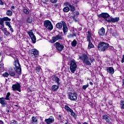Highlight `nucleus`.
Masks as SVG:
<instances>
[{"label": "nucleus", "instance_id": "obj_1", "mask_svg": "<svg viewBox=\"0 0 124 124\" xmlns=\"http://www.w3.org/2000/svg\"><path fill=\"white\" fill-rule=\"evenodd\" d=\"M109 48V44L104 42H100L98 45V50L100 52H105Z\"/></svg>", "mask_w": 124, "mask_h": 124}, {"label": "nucleus", "instance_id": "obj_2", "mask_svg": "<svg viewBox=\"0 0 124 124\" xmlns=\"http://www.w3.org/2000/svg\"><path fill=\"white\" fill-rule=\"evenodd\" d=\"M16 78H19V76H21L22 74V68L18 59L16 60Z\"/></svg>", "mask_w": 124, "mask_h": 124}, {"label": "nucleus", "instance_id": "obj_3", "mask_svg": "<svg viewBox=\"0 0 124 124\" xmlns=\"http://www.w3.org/2000/svg\"><path fill=\"white\" fill-rule=\"evenodd\" d=\"M79 59L83 61L84 64H86V65H92V63H91V62L89 61V57L87 55L83 54L79 56Z\"/></svg>", "mask_w": 124, "mask_h": 124}, {"label": "nucleus", "instance_id": "obj_4", "mask_svg": "<svg viewBox=\"0 0 124 124\" xmlns=\"http://www.w3.org/2000/svg\"><path fill=\"white\" fill-rule=\"evenodd\" d=\"M76 68H77V64L74 60L70 61V69L72 73H75L76 71Z\"/></svg>", "mask_w": 124, "mask_h": 124}, {"label": "nucleus", "instance_id": "obj_5", "mask_svg": "<svg viewBox=\"0 0 124 124\" xmlns=\"http://www.w3.org/2000/svg\"><path fill=\"white\" fill-rule=\"evenodd\" d=\"M99 18H103L106 22H108L110 19V15L107 13H102L98 15Z\"/></svg>", "mask_w": 124, "mask_h": 124}, {"label": "nucleus", "instance_id": "obj_6", "mask_svg": "<svg viewBox=\"0 0 124 124\" xmlns=\"http://www.w3.org/2000/svg\"><path fill=\"white\" fill-rule=\"evenodd\" d=\"M44 25L47 30H49L50 31H52V30H53V25H52L51 21L49 20H46L44 22Z\"/></svg>", "mask_w": 124, "mask_h": 124}, {"label": "nucleus", "instance_id": "obj_7", "mask_svg": "<svg viewBox=\"0 0 124 124\" xmlns=\"http://www.w3.org/2000/svg\"><path fill=\"white\" fill-rule=\"evenodd\" d=\"M54 46L55 47H56L57 50L59 51V52H62L64 48V46L62 44H61L60 43L58 42L54 44Z\"/></svg>", "mask_w": 124, "mask_h": 124}, {"label": "nucleus", "instance_id": "obj_8", "mask_svg": "<svg viewBox=\"0 0 124 124\" xmlns=\"http://www.w3.org/2000/svg\"><path fill=\"white\" fill-rule=\"evenodd\" d=\"M62 39V34H61L60 32L56 36L52 37V41L53 43L56 42V41H57V40H60Z\"/></svg>", "mask_w": 124, "mask_h": 124}, {"label": "nucleus", "instance_id": "obj_9", "mask_svg": "<svg viewBox=\"0 0 124 124\" xmlns=\"http://www.w3.org/2000/svg\"><path fill=\"white\" fill-rule=\"evenodd\" d=\"M69 98L71 100H73V101H75L77 100V93H70L68 94Z\"/></svg>", "mask_w": 124, "mask_h": 124}, {"label": "nucleus", "instance_id": "obj_10", "mask_svg": "<svg viewBox=\"0 0 124 124\" xmlns=\"http://www.w3.org/2000/svg\"><path fill=\"white\" fill-rule=\"evenodd\" d=\"M64 108L65 110H67V112H70L71 113L70 115L72 116L73 118H76V115L75 114L74 111H73V110L71 109V108H69L68 106L65 105L64 106Z\"/></svg>", "mask_w": 124, "mask_h": 124}, {"label": "nucleus", "instance_id": "obj_11", "mask_svg": "<svg viewBox=\"0 0 124 124\" xmlns=\"http://www.w3.org/2000/svg\"><path fill=\"white\" fill-rule=\"evenodd\" d=\"M27 33H28L30 37H31L32 43H35L36 42V38L34 34H33V33L31 31L28 32Z\"/></svg>", "mask_w": 124, "mask_h": 124}, {"label": "nucleus", "instance_id": "obj_12", "mask_svg": "<svg viewBox=\"0 0 124 124\" xmlns=\"http://www.w3.org/2000/svg\"><path fill=\"white\" fill-rule=\"evenodd\" d=\"M120 20V17H115L113 18L112 16H110L109 19L108 20V23H117V22H119V20Z\"/></svg>", "mask_w": 124, "mask_h": 124}, {"label": "nucleus", "instance_id": "obj_13", "mask_svg": "<svg viewBox=\"0 0 124 124\" xmlns=\"http://www.w3.org/2000/svg\"><path fill=\"white\" fill-rule=\"evenodd\" d=\"M0 103L1 104L2 107H5V105L7 104L6 101H5L4 97H3L0 98Z\"/></svg>", "mask_w": 124, "mask_h": 124}, {"label": "nucleus", "instance_id": "obj_14", "mask_svg": "<svg viewBox=\"0 0 124 124\" xmlns=\"http://www.w3.org/2000/svg\"><path fill=\"white\" fill-rule=\"evenodd\" d=\"M103 119L105 120L107 123H108V124H112V123L110 121V117L107 115H103Z\"/></svg>", "mask_w": 124, "mask_h": 124}, {"label": "nucleus", "instance_id": "obj_15", "mask_svg": "<svg viewBox=\"0 0 124 124\" xmlns=\"http://www.w3.org/2000/svg\"><path fill=\"white\" fill-rule=\"evenodd\" d=\"M98 34L100 36H104V34H105V29L102 27L99 30Z\"/></svg>", "mask_w": 124, "mask_h": 124}, {"label": "nucleus", "instance_id": "obj_16", "mask_svg": "<svg viewBox=\"0 0 124 124\" xmlns=\"http://www.w3.org/2000/svg\"><path fill=\"white\" fill-rule=\"evenodd\" d=\"M63 23H65V22L62 21L61 22L58 23L56 25V28L61 30V29H62V27H63Z\"/></svg>", "mask_w": 124, "mask_h": 124}, {"label": "nucleus", "instance_id": "obj_17", "mask_svg": "<svg viewBox=\"0 0 124 124\" xmlns=\"http://www.w3.org/2000/svg\"><path fill=\"white\" fill-rule=\"evenodd\" d=\"M0 30H1V31H2L3 32H4V34H5V35H6V36L10 35V33H9V32H8L7 30H6V28H2V27H0Z\"/></svg>", "mask_w": 124, "mask_h": 124}, {"label": "nucleus", "instance_id": "obj_18", "mask_svg": "<svg viewBox=\"0 0 124 124\" xmlns=\"http://www.w3.org/2000/svg\"><path fill=\"white\" fill-rule=\"evenodd\" d=\"M107 70L109 74H114V72H115L114 68L112 67H108Z\"/></svg>", "mask_w": 124, "mask_h": 124}, {"label": "nucleus", "instance_id": "obj_19", "mask_svg": "<svg viewBox=\"0 0 124 124\" xmlns=\"http://www.w3.org/2000/svg\"><path fill=\"white\" fill-rule=\"evenodd\" d=\"M63 31L64 33H65L68 31V28H67V26H66V23H65V22H63Z\"/></svg>", "mask_w": 124, "mask_h": 124}, {"label": "nucleus", "instance_id": "obj_20", "mask_svg": "<svg viewBox=\"0 0 124 124\" xmlns=\"http://www.w3.org/2000/svg\"><path fill=\"white\" fill-rule=\"evenodd\" d=\"M52 80L57 83L58 86H60V78L58 77H52Z\"/></svg>", "mask_w": 124, "mask_h": 124}, {"label": "nucleus", "instance_id": "obj_21", "mask_svg": "<svg viewBox=\"0 0 124 124\" xmlns=\"http://www.w3.org/2000/svg\"><path fill=\"white\" fill-rule=\"evenodd\" d=\"M16 91H17L19 93L21 92V85L18 82H16Z\"/></svg>", "mask_w": 124, "mask_h": 124}, {"label": "nucleus", "instance_id": "obj_22", "mask_svg": "<svg viewBox=\"0 0 124 124\" xmlns=\"http://www.w3.org/2000/svg\"><path fill=\"white\" fill-rule=\"evenodd\" d=\"M11 57H12V58H13V59L15 60L14 62V65L15 66V67H16V55L14 54H10Z\"/></svg>", "mask_w": 124, "mask_h": 124}, {"label": "nucleus", "instance_id": "obj_23", "mask_svg": "<svg viewBox=\"0 0 124 124\" xmlns=\"http://www.w3.org/2000/svg\"><path fill=\"white\" fill-rule=\"evenodd\" d=\"M58 89L59 86L58 85H54L51 87V90L52 91H53V92H56L58 91Z\"/></svg>", "mask_w": 124, "mask_h": 124}, {"label": "nucleus", "instance_id": "obj_24", "mask_svg": "<svg viewBox=\"0 0 124 124\" xmlns=\"http://www.w3.org/2000/svg\"><path fill=\"white\" fill-rule=\"evenodd\" d=\"M31 53L33 54L35 57H37V55H38V51H37V50L33 49L32 50Z\"/></svg>", "mask_w": 124, "mask_h": 124}, {"label": "nucleus", "instance_id": "obj_25", "mask_svg": "<svg viewBox=\"0 0 124 124\" xmlns=\"http://www.w3.org/2000/svg\"><path fill=\"white\" fill-rule=\"evenodd\" d=\"M0 25L1 26V28H4V20L3 18H0Z\"/></svg>", "mask_w": 124, "mask_h": 124}, {"label": "nucleus", "instance_id": "obj_26", "mask_svg": "<svg viewBox=\"0 0 124 124\" xmlns=\"http://www.w3.org/2000/svg\"><path fill=\"white\" fill-rule=\"evenodd\" d=\"M68 6L70 7V10L71 12H74L75 11V7L71 4H69Z\"/></svg>", "mask_w": 124, "mask_h": 124}, {"label": "nucleus", "instance_id": "obj_27", "mask_svg": "<svg viewBox=\"0 0 124 124\" xmlns=\"http://www.w3.org/2000/svg\"><path fill=\"white\" fill-rule=\"evenodd\" d=\"M89 45H88V49H91V48H93L94 46L93 44V43L91 41H89Z\"/></svg>", "mask_w": 124, "mask_h": 124}, {"label": "nucleus", "instance_id": "obj_28", "mask_svg": "<svg viewBox=\"0 0 124 124\" xmlns=\"http://www.w3.org/2000/svg\"><path fill=\"white\" fill-rule=\"evenodd\" d=\"M70 10V8L68 7V6H66L63 8V12H68Z\"/></svg>", "mask_w": 124, "mask_h": 124}, {"label": "nucleus", "instance_id": "obj_29", "mask_svg": "<svg viewBox=\"0 0 124 124\" xmlns=\"http://www.w3.org/2000/svg\"><path fill=\"white\" fill-rule=\"evenodd\" d=\"M71 45L73 47H76V45H77V41H76V40H74L72 42Z\"/></svg>", "mask_w": 124, "mask_h": 124}, {"label": "nucleus", "instance_id": "obj_30", "mask_svg": "<svg viewBox=\"0 0 124 124\" xmlns=\"http://www.w3.org/2000/svg\"><path fill=\"white\" fill-rule=\"evenodd\" d=\"M27 22L30 24L32 23V18L31 17H28L27 19Z\"/></svg>", "mask_w": 124, "mask_h": 124}, {"label": "nucleus", "instance_id": "obj_31", "mask_svg": "<svg viewBox=\"0 0 124 124\" xmlns=\"http://www.w3.org/2000/svg\"><path fill=\"white\" fill-rule=\"evenodd\" d=\"M0 72H3L4 69L3 68V63H0Z\"/></svg>", "mask_w": 124, "mask_h": 124}, {"label": "nucleus", "instance_id": "obj_32", "mask_svg": "<svg viewBox=\"0 0 124 124\" xmlns=\"http://www.w3.org/2000/svg\"><path fill=\"white\" fill-rule=\"evenodd\" d=\"M10 93H8L6 95V97L4 98L5 100H9L10 99Z\"/></svg>", "mask_w": 124, "mask_h": 124}, {"label": "nucleus", "instance_id": "obj_33", "mask_svg": "<svg viewBox=\"0 0 124 124\" xmlns=\"http://www.w3.org/2000/svg\"><path fill=\"white\" fill-rule=\"evenodd\" d=\"M6 15H7V16H12V11L8 10L6 12Z\"/></svg>", "mask_w": 124, "mask_h": 124}, {"label": "nucleus", "instance_id": "obj_34", "mask_svg": "<svg viewBox=\"0 0 124 124\" xmlns=\"http://www.w3.org/2000/svg\"><path fill=\"white\" fill-rule=\"evenodd\" d=\"M3 20H4V22H5L6 21H11V19L9 18L8 17H3Z\"/></svg>", "mask_w": 124, "mask_h": 124}, {"label": "nucleus", "instance_id": "obj_35", "mask_svg": "<svg viewBox=\"0 0 124 124\" xmlns=\"http://www.w3.org/2000/svg\"><path fill=\"white\" fill-rule=\"evenodd\" d=\"M120 105L121 106V109H124V101H121Z\"/></svg>", "mask_w": 124, "mask_h": 124}, {"label": "nucleus", "instance_id": "obj_36", "mask_svg": "<svg viewBox=\"0 0 124 124\" xmlns=\"http://www.w3.org/2000/svg\"><path fill=\"white\" fill-rule=\"evenodd\" d=\"M74 36H76V34H70L67 36V37H68V38H72V37H74Z\"/></svg>", "mask_w": 124, "mask_h": 124}, {"label": "nucleus", "instance_id": "obj_37", "mask_svg": "<svg viewBox=\"0 0 124 124\" xmlns=\"http://www.w3.org/2000/svg\"><path fill=\"white\" fill-rule=\"evenodd\" d=\"M31 120L34 123H36V122H37V118H36V117L32 116L31 118Z\"/></svg>", "mask_w": 124, "mask_h": 124}, {"label": "nucleus", "instance_id": "obj_38", "mask_svg": "<svg viewBox=\"0 0 124 124\" xmlns=\"http://www.w3.org/2000/svg\"><path fill=\"white\" fill-rule=\"evenodd\" d=\"M73 14H74V18H75L76 17V16H77L78 15H79V12L78 11H75L73 13Z\"/></svg>", "mask_w": 124, "mask_h": 124}, {"label": "nucleus", "instance_id": "obj_39", "mask_svg": "<svg viewBox=\"0 0 124 124\" xmlns=\"http://www.w3.org/2000/svg\"><path fill=\"white\" fill-rule=\"evenodd\" d=\"M87 41H91V39H92V36H91V34H88L87 36Z\"/></svg>", "mask_w": 124, "mask_h": 124}, {"label": "nucleus", "instance_id": "obj_40", "mask_svg": "<svg viewBox=\"0 0 124 124\" xmlns=\"http://www.w3.org/2000/svg\"><path fill=\"white\" fill-rule=\"evenodd\" d=\"M23 12L25 13V14H29L30 12H29V10H28V9H23Z\"/></svg>", "mask_w": 124, "mask_h": 124}, {"label": "nucleus", "instance_id": "obj_41", "mask_svg": "<svg viewBox=\"0 0 124 124\" xmlns=\"http://www.w3.org/2000/svg\"><path fill=\"white\" fill-rule=\"evenodd\" d=\"M2 76L3 77H8V76H9V74H8V73L7 72H5V73L2 74Z\"/></svg>", "mask_w": 124, "mask_h": 124}, {"label": "nucleus", "instance_id": "obj_42", "mask_svg": "<svg viewBox=\"0 0 124 124\" xmlns=\"http://www.w3.org/2000/svg\"><path fill=\"white\" fill-rule=\"evenodd\" d=\"M5 24H6V26H8L9 27V28H12V27L10 25V23H9V22L7 21V22H5Z\"/></svg>", "mask_w": 124, "mask_h": 124}, {"label": "nucleus", "instance_id": "obj_43", "mask_svg": "<svg viewBox=\"0 0 124 124\" xmlns=\"http://www.w3.org/2000/svg\"><path fill=\"white\" fill-rule=\"evenodd\" d=\"M9 74L11 76H15V73L13 72L12 71L9 72Z\"/></svg>", "mask_w": 124, "mask_h": 124}, {"label": "nucleus", "instance_id": "obj_44", "mask_svg": "<svg viewBox=\"0 0 124 124\" xmlns=\"http://www.w3.org/2000/svg\"><path fill=\"white\" fill-rule=\"evenodd\" d=\"M89 87V84H87L86 85H83L82 86V89H83V90H86V89H87V88H88Z\"/></svg>", "mask_w": 124, "mask_h": 124}, {"label": "nucleus", "instance_id": "obj_45", "mask_svg": "<svg viewBox=\"0 0 124 124\" xmlns=\"http://www.w3.org/2000/svg\"><path fill=\"white\" fill-rule=\"evenodd\" d=\"M12 89L13 91H16V84H15L13 85Z\"/></svg>", "mask_w": 124, "mask_h": 124}, {"label": "nucleus", "instance_id": "obj_46", "mask_svg": "<svg viewBox=\"0 0 124 124\" xmlns=\"http://www.w3.org/2000/svg\"><path fill=\"white\" fill-rule=\"evenodd\" d=\"M50 0L51 3H56V2L58 1V0Z\"/></svg>", "mask_w": 124, "mask_h": 124}, {"label": "nucleus", "instance_id": "obj_47", "mask_svg": "<svg viewBox=\"0 0 124 124\" xmlns=\"http://www.w3.org/2000/svg\"><path fill=\"white\" fill-rule=\"evenodd\" d=\"M41 70V68H40L39 67H36V70L38 72H39V71H40Z\"/></svg>", "mask_w": 124, "mask_h": 124}, {"label": "nucleus", "instance_id": "obj_48", "mask_svg": "<svg viewBox=\"0 0 124 124\" xmlns=\"http://www.w3.org/2000/svg\"><path fill=\"white\" fill-rule=\"evenodd\" d=\"M9 110H10V107H8L7 108V109H6V111L8 113V112H9Z\"/></svg>", "mask_w": 124, "mask_h": 124}, {"label": "nucleus", "instance_id": "obj_49", "mask_svg": "<svg viewBox=\"0 0 124 124\" xmlns=\"http://www.w3.org/2000/svg\"><path fill=\"white\" fill-rule=\"evenodd\" d=\"M113 36H116V35H118V33H117V32H114L112 33Z\"/></svg>", "mask_w": 124, "mask_h": 124}, {"label": "nucleus", "instance_id": "obj_50", "mask_svg": "<svg viewBox=\"0 0 124 124\" xmlns=\"http://www.w3.org/2000/svg\"><path fill=\"white\" fill-rule=\"evenodd\" d=\"M11 124H16V121L15 120H12L11 121Z\"/></svg>", "mask_w": 124, "mask_h": 124}, {"label": "nucleus", "instance_id": "obj_51", "mask_svg": "<svg viewBox=\"0 0 124 124\" xmlns=\"http://www.w3.org/2000/svg\"><path fill=\"white\" fill-rule=\"evenodd\" d=\"M124 55H123V57L122 59L121 60L122 63H124Z\"/></svg>", "mask_w": 124, "mask_h": 124}, {"label": "nucleus", "instance_id": "obj_52", "mask_svg": "<svg viewBox=\"0 0 124 124\" xmlns=\"http://www.w3.org/2000/svg\"><path fill=\"white\" fill-rule=\"evenodd\" d=\"M4 3L2 0H0V5H3Z\"/></svg>", "mask_w": 124, "mask_h": 124}, {"label": "nucleus", "instance_id": "obj_53", "mask_svg": "<svg viewBox=\"0 0 124 124\" xmlns=\"http://www.w3.org/2000/svg\"><path fill=\"white\" fill-rule=\"evenodd\" d=\"M10 31H12V32H13L14 31H13V29H12V27L10 28Z\"/></svg>", "mask_w": 124, "mask_h": 124}, {"label": "nucleus", "instance_id": "obj_54", "mask_svg": "<svg viewBox=\"0 0 124 124\" xmlns=\"http://www.w3.org/2000/svg\"><path fill=\"white\" fill-rule=\"evenodd\" d=\"M16 109H19V108H20V107H19V106H18V105H16Z\"/></svg>", "mask_w": 124, "mask_h": 124}, {"label": "nucleus", "instance_id": "obj_55", "mask_svg": "<svg viewBox=\"0 0 124 124\" xmlns=\"http://www.w3.org/2000/svg\"><path fill=\"white\" fill-rule=\"evenodd\" d=\"M108 48H110V49H113V48H114V47H113V46H109Z\"/></svg>", "mask_w": 124, "mask_h": 124}, {"label": "nucleus", "instance_id": "obj_56", "mask_svg": "<svg viewBox=\"0 0 124 124\" xmlns=\"http://www.w3.org/2000/svg\"><path fill=\"white\" fill-rule=\"evenodd\" d=\"M0 124H4L3 123V122H2V121L0 120Z\"/></svg>", "mask_w": 124, "mask_h": 124}, {"label": "nucleus", "instance_id": "obj_57", "mask_svg": "<svg viewBox=\"0 0 124 124\" xmlns=\"http://www.w3.org/2000/svg\"><path fill=\"white\" fill-rule=\"evenodd\" d=\"M58 4H54V7H58Z\"/></svg>", "mask_w": 124, "mask_h": 124}, {"label": "nucleus", "instance_id": "obj_58", "mask_svg": "<svg viewBox=\"0 0 124 124\" xmlns=\"http://www.w3.org/2000/svg\"><path fill=\"white\" fill-rule=\"evenodd\" d=\"M14 8H15V7L14 6H12L11 7V9H14Z\"/></svg>", "mask_w": 124, "mask_h": 124}, {"label": "nucleus", "instance_id": "obj_59", "mask_svg": "<svg viewBox=\"0 0 124 124\" xmlns=\"http://www.w3.org/2000/svg\"><path fill=\"white\" fill-rule=\"evenodd\" d=\"M90 85H91V86H93V82H90Z\"/></svg>", "mask_w": 124, "mask_h": 124}, {"label": "nucleus", "instance_id": "obj_60", "mask_svg": "<svg viewBox=\"0 0 124 124\" xmlns=\"http://www.w3.org/2000/svg\"><path fill=\"white\" fill-rule=\"evenodd\" d=\"M59 118H60L61 119L62 118V115L59 114Z\"/></svg>", "mask_w": 124, "mask_h": 124}, {"label": "nucleus", "instance_id": "obj_61", "mask_svg": "<svg viewBox=\"0 0 124 124\" xmlns=\"http://www.w3.org/2000/svg\"><path fill=\"white\" fill-rule=\"evenodd\" d=\"M2 40H1V37H0V42H1Z\"/></svg>", "mask_w": 124, "mask_h": 124}, {"label": "nucleus", "instance_id": "obj_62", "mask_svg": "<svg viewBox=\"0 0 124 124\" xmlns=\"http://www.w3.org/2000/svg\"><path fill=\"white\" fill-rule=\"evenodd\" d=\"M65 4L66 5H68V2H66Z\"/></svg>", "mask_w": 124, "mask_h": 124}, {"label": "nucleus", "instance_id": "obj_63", "mask_svg": "<svg viewBox=\"0 0 124 124\" xmlns=\"http://www.w3.org/2000/svg\"><path fill=\"white\" fill-rule=\"evenodd\" d=\"M110 31H112V28H110Z\"/></svg>", "mask_w": 124, "mask_h": 124}, {"label": "nucleus", "instance_id": "obj_64", "mask_svg": "<svg viewBox=\"0 0 124 124\" xmlns=\"http://www.w3.org/2000/svg\"><path fill=\"white\" fill-rule=\"evenodd\" d=\"M78 124H81V123H80L79 122L78 123Z\"/></svg>", "mask_w": 124, "mask_h": 124}]
</instances>
